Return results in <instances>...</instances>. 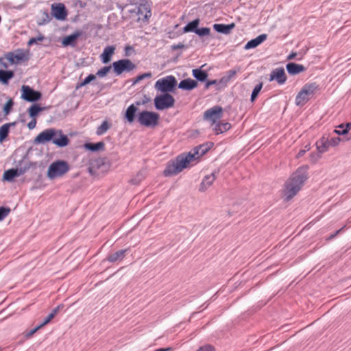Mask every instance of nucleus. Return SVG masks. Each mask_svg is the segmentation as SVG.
I'll return each mask as SVG.
<instances>
[{
	"mask_svg": "<svg viewBox=\"0 0 351 351\" xmlns=\"http://www.w3.org/2000/svg\"><path fill=\"white\" fill-rule=\"evenodd\" d=\"M208 151V148L201 145L189 152L178 156L174 160L170 161L164 171L166 176L180 173L184 169L189 168L199 162V158Z\"/></svg>",
	"mask_w": 351,
	"mask_h": 351,
	"instance_id": "obj_1",
	"label": "nucleus"
},
{
	"mask_svg": "<svg viewBox=\"0 0 351 351\" xmlns=\"http://www.w3.org/2000/svg\"><path fill=\"white\" fill-rule=\"evenodd\" d=\"M306 179V170L303 167L298 169L291 176L286 182L283 190V196L286 201H289L299 192Z\"/></svg>",
	"mask_w": 351,
	"mask_h": 351,
	"instance_id": "obj_2",
	"label": "nucleus"
},
{
	"mask_svg": "<svg viewBox=\"0 0 351 351\" xmlns=\"http://www.w3.org/2000/svg\"><path fill=\"white\" fill-rule=\"evenodd\" d=\"M36 143L45 144L52 141L53 144L60 147L68 145L69 139L67 136L64 134L60 130L50 128L43 130L34 140Z\"/></svg>",
	"mask_w": 351,
	"mask_h": 351,
	"instance_id": "obj_3",
	"label": "nucleus"
},
{
	"mask_svg": "<svg viewBox=\"0 0 351 351\" xmlns=\"http://www.w3.org/2000/svg\"><path fill=\"white\" fill-rule=\"evenodd\" d=\"M128 12L132 20L141 23H147L152 16L151 5L145 0H141L138 5H131Z\"/></svg>",
	"mask_w": 351,
	"mask_h": 351,
	"instance_id": "obj_4",
	"label": "nucleus"
},
{
	"mask_svg": "<svg viewBox=\"0 0 351 351\" xmlns=\"http://www.w3.org/2000/svg\"><path fill=\"white\" fill-rule=\"evenodd\" d=\"M317 90L318 85L315 82L304 84L295 97L296 106H304Z\"/></svg>",
	"mask_w": 351,
	"mask_h": 351,
	"instance_id": "obj_5",
	"label": "nucleus"
},
{
	"mask_svg": "<svg viewBox=\"0 0 351 351\" xmlns=\"http://www.w3.org/2000/svg\"><path fill=\"white\" fill-rule=\"evenodd\" d=\"M69 165L64 160H57L52 162L47 170V177L50 180L63 176L69 170Z\"/></svg>",
	"mask_w": 351,
	"mask_h": 351,
	"instance_id": "obj_6",
	"label": "nucleus"
},
{
	"mask_svg": "<svg viewBox=\"0 0 351 351\" xmlns=\"http://www.w3.org/2000/svg\"><path fill=\"white\" fill-rule=\"evenodd\" d=\"M160 115L159 114L144 110L141 112L138 115V123L143 126L147 128H154L159 122Z\"/></svg>",
	"mask_w": 351,
	"mask_h": 351,
	"instance_id": "obj_7",
	"label": "nucleus"
},
{
	"mask_svg": "<svg viewBox=\"0 0 351 351\" xmlns=\"http://www.w3.org/2000/svg\"><path fill=\"white\" fill-rule=\"evenodd\" d=\"M177 84L176 79L173 75H168L158 80L154 85V88L158 91L164 93L172 92Z\"/></svg>",
	"mask_w": 351,
	"mask_h": 351,
	"instance_id": "obj_8",
	"label": "nucleus"
},
{
	"mask_svg": "<svg viewBox=\"0 0 351 351\" xmlns=\"http://www.w3.org/2000/svg\"><path fill=\"white\" fill-rule=\"evenodd\" d=\"M154 101L155 108L158 110L169 109L173 107L175 104V99L169 93L157 95Z\"/></svg>",
	"mask_w": 351,
	"mask_h": 351,
	"instance_id": "obj_9",
	"label": "nucleus"
},
{
	"mask_svg": "<svg viewBox=\"0 0 351 351\" xmlns=\"http://www.w3.org/2000/svg\"><path fill=\"white\" fill-rule=\"evenodd\" d=\"M112 66L116 75H120L123 72H130L136 69V65L130 59H121L112 63Z\"/></svg>",
	"mask_w": 351,
	"mask_h": 351,
	"instance_id": "obj_10",
	"label": "nucleus"
},
{
	"mask_svg": "<svg viewBox=\"0 0 351 351\" xmlns=\"http://www.w3.org/2000/svg\"><path fill=\"white\" fill-rule=\"evenodd\" d=\"M223 114V110L222 107L215 106L204 112V119L210 122V125L213 126L222 118Z\"/></svg>",
	"mask_w": 351,
	"mask_h": 351,
	"instance_id": "obj_11",
	"label": "nucleus"
},
{
	"mask_svg": "<svg viewBox=\"0 0 351 351\" xmlns=\"http://www.w3.org/2000/svg\"><path fill=\"white\" fill-rule=\"evenodd\" d=\"M3 58L11 64H18L22 62L27 61L29 59V53L23 49H18L5 53Z\"/></svg>",
	"mask_w": 351,
	"mask_h": 351,
	"instance_id": "obj_12",
	"label": "nucleus"
},
{
	"mask_svg": "<svg viewBox=\"0 0 351 351\" xmlns=\"http://www.w3.org/2000/svg\"><path fill=\"white\" fill-rule=\"evenodd\" d=\"M51 14L59 21H64L68 15L65 5L62 3H54L51 6Z\"/></svg>",
	"mask_w": 351,
	"mask_h": 351,
	"instance_id": "obj_13",
	"label": "nucleus"
},
{
	"mask_svg": "<svg viewBox=\"0 0 351 351\" xmlns=\"http://www.w3.org/2000/svg\"><path fill=\"white\" fill-rule=\"evenodd\" d=\"M21 97L27 101H36L41 98V93L34 90L29 86L23 85L21 88Z\"/></svg>",
	"mask_w": 351,
	"mask_h": 351,
	"instance_id": "obj_14",
	"label": "nucleus"
},
{
	"mask_svg": "<svg viewBox=\"0 0 351 351\" xmlns=\"http://www.w3.org/2000/svg\"><path fill=\"white\" fill-rule=\"evenodd\" d=\"M276 81L279 84H283L287 81V75L283 68L274 69L269 76V81Z\"/></svg>",
	"mask_w": 351,
	"mask_h": 351,
	"instance_id": "obj_15",
	"label": "nucleus"
},
{
	"mask_svg": "<svg viewBox=\"0 0 351 351\" xmlns=\"http://www.w3.org/2000/svg\"><path fill=\"white\" fill-rule=\"evenodd\" d=\"M82 35V32L76 31L73 34L65 36L62 40L63 47L71 46L75 47L77 43V38Z\"/></svg>",
	"mask_w": 351,
	"mask_h": 351,
	"instance_id": "obj_16",
	"label": "nucleus"
},
{
	"mask_svg": "<svg viewBox=\"0 0 351 351\" xmlns=\"http://www.w3.org/2000/svg\"><path fill=\"white\" fill-rule=\"evenodd\" d=\"M115 47L112 45L107 46L100 56V59L104 64L108 63L114 53Z\"/></svg>",
	"mask_w": 351,
	"mask_h": 351,
	"instance_id": "obj_17",
	"label": "nucleus"
},
{
	"mask_svg": "<svg viewBox=\"0 0 351 351\" xmlns=\"http://www.w3.org/2000/svg\"><path fill=\"white\" fill-rule=\"evenodd\" d=\"M330 147L327 137L323 136L316 142V147L319 154L327 152Z\"/></svg>",
	"mask_w": 351,
	"mask_h": 351,
	"instance_id": "obj_18",
	"label": "nucleus"
},
{
	"mask_svg": "<svg viewBox=\"0 0 351 351\" xmlns=\"http://www.w3.org/2000/svg\"><path fill=\"white\" fill-rule=\"evenodd\" d=\"M267 34H261L258 36H257L256 38L252 39L247 43V44L245 46V49H249L252 48H255L260 44H261L263 42H264L267 39Z\"/></svg>",
	"mask_w": 351,
	"mask_h": 351,
	"instance_id": "obj_19",
	"label": "nucleus"
},
{
	"mask_svg": "<svg viewBox=\"0 0 351 351\" xmlns=\"http://www.w3.org/2000/svg\"><path fill=\"white\" fill-rule=\"evenodd\" d=\"M215 179L216 176L215 173H212L210 175L206 176L201 183L199 190L202 191H206L208 187H210L213 184Z\"/></svg>",
	"mask_w": 351,
	"mask_h": 351,
	"instance_id": "obj_20",
	"label": "nucleus"
},
{
	"mask_svg": "<svg viewBox=\"0 0 351 351\" xmlns=\"http://www.w3.org/2000/svg\"><path fill=\"white\" fill-rule=\"evenodd\" d=\"M286 67L288 73L291 75H296L306 70L303 65L296 63H289Z\"/></svg>",
	"mask_w": 351,
	"mask_h": 351,
	"instance_id": "obj_21",
	"label": "nucleus"
},
{
	"mask_svg": "<svg viewBox=\"0 0 351 351\" xmlns=\"http://www.w3.org/2000/svg\"><path fill=\"white\" fill-rule=\"evenodd\" d=\"M234 26L235 25L233 23L228 25L215 24L213 25V28L217 32L228 34L230 32V31L234 27Z\"/></svg>",
	"mask_w": 351,
	"mask_h": 351,
	"instance_id": "obj_22",
	"label": "nucleus"
},
{
	"mask_svg": "<svg viewBox=\"0 0 351 351\" xmlns=\"http://www.w3.org/2000/svg\"><path fill=\"white\" fill-rule=\"evenodd\" d=\"M197 86V82L196 81H195L194 80L188 78V79L182 80L180 82L178 87L180 88L184 89V90H192L194 88H195Z\"/></svg>",
	"mask_w": 351,
	"mask_h": 351,
	"instance_id": "obj_23",
	"label": "nucleus"
},
{
	"mask_svg": "<svg viewBox=\"0 0 351 351\" xmlns=\"http://www.w3.org/2000/svg\"><path fill=\"white\" fill-rule=\"evenodd\" d=\"M213 126V130L217 134L223 133L231 128V125L228 122H219L215 123Z\"/></svg>",
	"mask_w": 351,
	"mask_h": 351,
	"instance_id": "obj_24",
	"label": "nucleus"
},
{
	"mask_svg": "<svg viewBox=\"0 0 351 351\" xmlns=\"http://www.w3.org/2000/svg\"><path fill=\"white\" fill-rule=\"evenodd\" d=\"M126 251H127L126 250H119V251L109 255L107 257V260L111 263H114V262H116L118 261H121L124 258Z\"/></svg>",
	"mask_w": 351,
	"mask_h": 351,
	"instance_id": "obj_25",
	"label": "nucleus"
},
{
	"mask_svg": "<svg viewBox=\"0 0 351 351\" xmlns=\"http://www.w3.org/2000/svg\"><path fill=\"white\" fill-rule=\"evenodd\" d=\"M14 76L12 71L0 70V82L4 84H8V81Z\"/></svg>",
	"mask_w": 351,
	"mask_h": 351,
	"instance_id": "obj_26",
	"label": "nucleus"
},
{
	"mask_svg": "<svg viewBox=\"0 0 351 351\" xmlns=\"http://www.w3.org/2000/svg\"><path fill=\"white\" fill-rule=\"evenodd\" d=\"M137 108L134 105H130L126 110L125 117L129 123H132L134 120L135 113Z\"/></svg>",
	"mask_w": 351,
	"mask_h": 351,
	"instance_id": "obj_27",
	"label": "nucleus"
},
{
	"mask_svg": "<svg viewBox=\"0 0 351 351\" xmlns=\"http://www.w3.org/2000/svg\"><path fill=\"white\" fill-rule=\"evenodd\" d=\"M105 144L103 142H99L97 143H86L84 147L88 150L95 152L98 150H103L104 149Z\"/></svg>",
	"mask_w": 351,
	"mask_h": 351,
	"instance_id": "obj_28",
	"label": "nucleus"
},
{
	"mask_svg": "<svg viewBox=\"0 0 351 351\" xmlns=\"http://www.w3.org/2000/svg\"><path fill=\"white\" fill-rule=\"evenodd\" d=\"M18 170L11 169L5 171L3 173V178L6 181H12L15 177L18 176Z\"/></svg>",
	"mask_w": 351,
	"mask_h": 351,
	"instance_id": "obj_29",
	"label": "nucleus"
},
{
	"mask_svg": "<svg viewBox=\"0 0 351 351\" xmlns=\"http://www.w3.org/2000/svg\"><path fill=\"white\" fill-rule=\"evenodd\" d=\"M193 75L199 81L203 82L206 80L208 74L206 71L201 69H195L192 71Z\"/></svg>",
	"mask_w": 351,
	"mask_h": 351,
	"instance_id": "obj_30",
	"label": "nucleus"
},
{
	"mask_svg": "<svg viewBox=\"0 0 351 351\" xmlns=\"http://www.w3.org/2000/svg\"><path fill=\"white\" fill-rule=\"evenodd\" d=\"M111 127V124L108 121H104L103 123L97 128L96 134L98 136L103 135L105 134Z\"/></svg>",
	"mask_w": 351,
	"mask_h": 351,
	"instance_id": "obj_31",
	"label": "nucleus"
},
{
	"mask_svg": "<svg viewBox=\"0 0 351 351\" xmlns=\"http://www.w3.org/2000/svg\"><path fill=\"white\" fill-rule=\"evenodd\" d=\"M10 125V123H5L0 128V143H2L7 138Z\"/></svg>",
	"mask_w": 351,
	"mask_h": 351,
	"instance_id": "obj_32",
	"label": "nucleus"
},
{
	"mask_svg": "<svg viewBox=\"0 0 351 351\" xmlns=\"http://www.w3.org/2000/svg\"><path fill=\"white\" fill-rule=\"evenodd\" d=\"M43 108H41L36 104H34L29 108L28 112L32 118H36L38 114L42 110H43Z\"/></svg>",
	"mask_w": 351,
	"mask_h": 351,
	"instance_id": "obj_33",
	"label": "nucleus"
},
{
	"mask_svg": "<svg viewBox=\"0 0 351 351\" xmlns=\"http://www.w3.org/2000/svg\"><path fill=\"white\" fill-rule=\"evenodd\" d=\"M199 24V20L196 19L190 23H189L184 28L185 32H195L197 27Z\"/></svg>",
	"mask_w": 351,
	"mask_h": 351,
	"instance_id": "obj_34",
	"label": "nucleus"
},
{
	"mask_svg": "<svg viewBox=\"0 0 351 351\" xmlns=\"http://www.w3.org/2000/svg\"><path fill=\"white\" fill-rule=\"evenodd\" d=\"M263 88V83L261 82L259 83L258 84H257L253 91H252V95H251V101L253 102L257 97L258 95L259 94L260 91Z\"/></svg>",
	"mask_w": 351,
	"mask_h": 351,
	"instance_id": "obj_35",
	"label": "nucleus"
},
{
	"mask_svg": "<svg viewBox=\"0 0 351 351\" xmlns=\"http://www.w3.org/2000/svg\"><path fill=\"white\" fill-rule=\"evenodd\" d=\"M152 74L151 72H147V73H143L141 75H139L138 76H136L134 79V81H133V84H137L140 81L145 79V78H150L152 77Z\"/></svg>",
	"mask_w": 351,
	"mask_h": 351,
	"instance_id": "obj_36",
	"label": "nucleus"
},
{
	"mask_svg": "<svg viewBox=\"0 0 351 351\" xmlns=\"http://www.w3.org/2000/svg\"><path fill=\"white\" fill-rule=\"evenodd\" d=\"M111 68L112 66H104L103 68L97 71L96 75L100 77H104L110 72Z\"/></svg>",
	"mask_w": 351,
	"mask_h": 351,
	"instance_id": "obj_37",
	"label": "nucleus"
},
{
	"mask_svg": "<svg viewBox=\"0 0 351 351\" xmlns=\"http://www.w3.org/2000/svg\"><path fill=\"white\" fill-rule=\"evenodd\" d=\"M238 71H239V69H237V70L232 69V70L228 71L227 72L226 75L221 79V81H224V82L230 81L232 77H234L235 76V75L237 73Z\"/></svg>",
	"mask_w": 351,
	"mask_h": 351,
	"instance_id": "obj_38",
	"label": "nucleus"
},
{
	"mask_svg": "<svg viewBox=\"0 0 351 351\" xmlns=\"http://www.w3.org/2000/svg\"><path fill=\"white\" fill-rule=\"evenodd\" d=\"M10 208L8 207H0V221L3 220L10 213Z\"/></svg>",
	"mask_w": 351,
	"mask_h": 351,
	"instance_id": "obj_39",
	"label": "nucleus"
},
{
	"mask_svg": "<svg viewBox=\"0 0 351 351\" xmlns=\"http://www.w3.org/2000/svg\"><path fill=\"white\" fill-rule=\"evenodd\" d=\"M58 310L59 308H53L52 312H51L46 317L43 319L45 323H47L48 324L58 314Z\"/></svg>",
	"mask_w": 351,
	"mask_h": 351,
	"instance_id": "obj_40",
	"label": "nucleus"
},
{
	"mask_svg": "<svg viewBox=\"0 0 351 351\" xmlns=\"http://www.w3.org/2000/svg\"><path fill=\"white\" fill-rule=\"evenodd\" d=\"M45 39V37L42 34H39V36L36 38H32L29 40L27 45L29 46H32L34 44L37 43L38 42L43 41Z\"/></svg>",
	"mask_w": 351,
	"mask_h": 351,
	"instance_id": "obj_41",
	"label": "nucleus"
},
{
	"mask_svg": "<svg viewBox=\"0 0 351 351\" xmlns=\"http://www.w3.org/2000/svg\"><path fill=\"white\" fill-rule=\"evenodd\" d=\"M210 32V30L208 27H202V28L195 29V33L199 36L209 35Z\"/></svg>",
	"mask_w": 351,
	"mask_h": 351,
	"instance_id": "obj_42",
	"label": "nucleus"
},
{
	"mask_svg": "<svg viewBox=\"0 0 351 351\" xmlns=\"http://www.w3.org/2000/svg\"><path fill=\"white\" fill-rule=\"evenodd\" d=\"M96 77L95 75L93 74H90L88 75L84 80V81L81 83V86H85L88 84H89L91 81L95 80Z\"/></svg>",
	"mask_w": 351,
	"mask_h": 351,
	"instance_id": "obj_43",
	"label": "nucleus"
},
{
	"mask_svg": "<svg viewBox=\"0 0 351 351\" xmlns=\"http://www.w3.org/2000/svg\"><path fill=\"white\" fill-rule=\"evenodd\" d=\"M340 141L341 138L339 137H332L330 139H328L329 145L332 147L337 146Z\"/></svg>",
	"mask_w": 351,
	"mask_h": 351,
	"instance_id": "obj_44",
	"label": "nucleus"
},
{
	"mask_svg": "<svg viewBox=\"0 0 351 351\" xmlns=\"http://www.w3.org/2000/svg\"><path fill=\"white\" fill-rule=\"evenodd\" d=\"M350 129H351V122L347 123L345 125V128L343 130V131L334 130V132L339 135L346 134L348 132V130Z\"/></svg>",
	"mask_w": 351,
	"mask_h": 351,
	"instance_id": "obj_45",
	"label": "nucleus"
},
{
	"mask_svg": "<svg viewBox=\"0 0 351 351\" xmlns=\"http://www.w3.org/2000/svg\"><path fill=\"white\" fill-rule=\"evenodd\" d=\"M13 106V101L12 99L8 100L4 106L3 111L8 114Z\"/></svg>",
	"mask_w": 351,
	"mask_h": 351,
	"instance_id": "obj_46",
	"label": "nucleus"
},
{
	"mask_svg": "<svg viewBox=\"0 0 351 351\" xmlns=\"http://www.w3.org/2000/svg\"><path fill=\"white\" fill-rule=\"evenodd\" d=\"M197 351H215V348L210 345H205L200 347Z\"/></svg>",
	"mask_w": 351,
	"mask_h": 351,
	"instance_id": "obj_47",
	"label": "nucleus"
},
{
	"mask_svg": "<svg viewBox=\"0 0 351 351\" xmlns=\"http://www.w3.org/2000/svg\"><path fill=\"white\" fill-rule=\"evenodd\" d=\"M321 158L320 154H311V160L312 162H316Z\"/></svg>",
	"mask_w": 351,
	"mask_h": 351,
	"instance_id": "obj_48",
	"label": "nucleus"
},
{
	"mask_svg": "<svg viewBox=\"0 0 351 351\" xmlns=\"http://www.w3.org/2000/svg\"><path fill=\"white\" fill-rule=\"evenodd\" d=\"M36 125V118H32L31 121H29L27 124V127L29 130H33Z\"/></svg>",
	"mask_w": 351,
	"mask_h": 351,
	"instance_id": "obj_49",
	"label": "nucleus"
},
{
	"mask_svg": "<svg viewBox=\"0 0 351 351\" xmlns=\"http://www.w3.org/2000/svg\"><path fill=\"white\" fill-rule=\"evenodd\" d=\"M309 149H310V146H309V145H306V146H305V149H302V150H300V151L298 153V154H297V156H296V157H297V158H300V157H302V156H304V154H305V152H306V151L309 150Z\"/></svg>",
	"mask_w": 351,
	"mask_h": 351,
	"instance_id": "obj_50",
	"label": "nucleus"
},
{
	"mask_svg": "<svg viewBox=\"0 0 351 351\" xmlns=\"http://www.w3.org/2000/svg\"><path fill=\"white\" fill-rule=\"evenodd\" d=\"M38 330V329L36 327L34 328V329L31 330L30 331H29L28 332H27L25 334V337L26 338H29L31 337L34 334H35L37 331Z\"/></svg>",
	"mask_w": 351,
	"mask_h": 351,
	"instance_id": "obj_51",
	"label": "nucleus"
},
{
	"mask_svg": "<svg viewBox=\"0 0 351 351\" xmlns=\"http://www.w3.org/2000/svg\"><path fill=\"white\" fill-rule=\"evenodd\" d=\"M217 83V80H210V81H208L206 82V88H208L210 87L211 85H213V84H215Z\"/></svg>",
	"mask_w": 351,
	"mask_h": 351,
	"instance_id": "obj_52",
	"label": "nucleus"
},
{
	"mask_svg": "<svg viewBox=\"0 0 351 351\" xmlns=\"http://www.w3.org/2000/svg\"><path fill=\"white\" fill-rule=\"evenodd\" d=\"M47 324V323H45V321L43 320V322L36 326V328L40 330L42 328H43L45 326H46Z\"/></svg>",
	"mask_w": 351,
	"mask_h": 351,
	"instance_id": "obj_53",
	"label": "nucleus"
},
{
	"mask_svg": "<svg viewBox=\"0 0 351 351\" xmlns=\"http://www.w3.org/2000/svg\"><path fill=\"white\" fill-rule=\"evenodd\" d=\"M47 324V323H45V321L43 320V322L36 326V328L40 330L42 328H43L45 326H46Z\"/></svg>",
	"mask_w": 351,
	"mask_h": 351,
	"instance_id": "obj_54",
	"label": "nucleus"
},
{
	"mask_svg": "<svg viewBox=\"0 0 351 351\" xmlns=\"http://www.w3.org/2000/svg\"><path fill=\"white\" fill-rule=\"evenodd\" d=\"M295 56H296V53L292 52L291 54L289 55L288 60H292V59L295 58Z\"/></svg>",
	"mask_w": 351,
	"mask_h": 351,
	"instance_id": "obj_55",
	"label": "nucleus"
},
{
	"mask_svg": "<svg viewBox=\"0 0 351 351\" xmlns=\"http://www.w3.org/2000/svg\"><path fill=\"white\" fill-rule=\"evenodd\" d=\"M337 128L339 129H336L335 130L343 131V130L345 128V126L343 124H341Z\"/></svg>",
	"mask_w": 351,
	"mask_h": 351,
	"instance_id": "obj_56",
	"label": "nucleus"
},
{
	"mask_svg": "<svg viewBox=\"0 0 351 351\" xmlns=\"http://www.w3.org/2000/svg\"><path fill=\"white\" fill-rule=\"evenodd\" d=\"M343 228H342L339 229V230H337V231L336 232L335 234V235H333L332 237H335V235H337V234H339V232L343 230Z\"/></svg>",
	"mask_w": 351,
	"mask_h": 351,
	"instance_id": "obj_57",
	"label": "nucleus"
},
{
	"mask_svg": "<svg viewBox=\"0 0 351 351\" xmlns=\"http://www.w3.org/2000/svg\"><path fill=\"white\" fill-rule=\"evenodd\" d=\"M3 67H4V68H7V66H8L6 65V64H5V63H3Z\"/></svg>",
	"mask_w": 351,
	"mask_h": 351,
	"instance_id": "obj_58",
	"label": "nucleus"
},
{
	"mask_svg": "<svg viewBox=\"0 0 351 351\" xmlns=\"http://www.w3.org/2000/svg\"><path fill=\"white\" fill-rule=\"evenodd\" d=\"M2 60H3V58L0 59V62H1Z\"/></svg>",
	"mask_w": 351,
	"mask_h": 351,
	"instance_id": "obj_59",
	"label": "nucleus"
}]
</instances>
